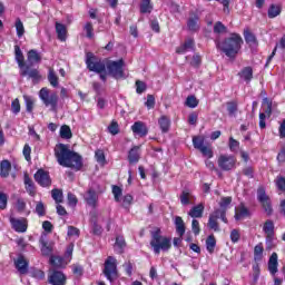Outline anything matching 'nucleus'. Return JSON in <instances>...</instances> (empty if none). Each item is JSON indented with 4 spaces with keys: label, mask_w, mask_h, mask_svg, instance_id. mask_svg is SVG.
Here are the masks:
<instances>
[{
    "label": "nucleus",
    "mask_w": 285,
    "mask_h": 285,
    "mask_svg": "<svg viewBox=\"0 0 285 285\" xmlns=\"http://www.w3.org/2000/svg\"><path fill=\"white\" fill-rule=\"evenodd\" d=\"M140 12L142 14L153 12V4H150V0H142L140 3Z\"/></svg>",
    "instance_id": "nucleus-42"
},
{
    "label": "nucleus",
    "mask_w": 285,
    "mask_h": 285,
    "mask_svg": "<svg viewBox=\"0 0 285 285\" xmlns=\"http://www.w3.org/2000/svg\"><path fill=\"white\" fill-rule=\"evenodd\" d=\"M104 273L108 281L115 282L117 279V258L109 256L106 259Z\"/></svg>",
    "instance_id": "nucleus-6"
},
{
    "label": "nucleus",
    "mask_w": 285,
    "mask_h": 285,
    "mask_svg": "<svg viewBox=\"0 0 285 285\" xmlns=\"http://www.w3.org/2000/svg\"><path fill=\"white\" fill-rule=\"evenodd\" d=\"M83 199L91 208H97V204H99V196H97V191L92 188L85 194Z\"/></svg>",
    "instance_id": "nucleus-14"
},
{
    "label": "nucleus",
    "mask_w": 285,
    "mask_h": 285,
    "mask_svg": "<svg viewBox=\"0 0 285 285\" xmlns=\"http://www.w3.org/2000/svg\"><path fill=\"white\" fill-rule=\"evenodd\" d=\"M50 264L55 268H63L68 265L66 261L61 256H51L50 257Z\"/></svg>",
    "instance_id": "nucleus-26"
},
{
    "label": "nucleus",
    "mask_w": 285,
    "mask_h": 285,
    "mask_svg": "<svg viewBox=\"0 0 285 285\" xmlns=\"http://www.w3.org/2000/svg\"><path fill=\"white\" fill-rule=\"evenodd\" d=\"M14 264L20 275H26V273H28V262L23 256H19L17 261H14Z\"/></svg>",
    "instance_id": "nucleus-18"
},
{
    "label": "nucleus",
    "mask_w": 285,
    "mask_h": 285,
    "mask_svg": "<svg viewBox=\"0 0 285 285\" xmlns=\"http://www.w3.org/2000/svg\"><path fill=\"white\" fill-rule=\"evenodd\" d=\"M83 30L87 33L88 39H92V37H95V33H92V22H87L83 27Z\"/></svg>",
    "instance_id": "nucleus-58"
},
{
    "label": "nucleus",
    "mask_w": 285,
    "mask_h": 285,
    "mask_svg": "<svg viewBox=\"0 0 285 285\" xmlns=\"http://www.w3.org/2000/svg\"><path fill=\"white\" fill-rule=\"evenodd\" d=\"M8 207V195L0 193V210H6Z\"/></svg>",
    "instance_id": "nucleus-56"
},
{
    "label": "nucleus",
    "mask_w": 285,
    "mask_h": 285,
    "mask_svg": "<svg viewBox=\"0 0 285 285\" xmlns=\"http://www.w3.org/2000/svg\"><path fill=\"white\" fill-rule=\"evenodd\" d=\"M112 195L115 197V202H121L122 190L119 186L117 185L112 186Z\"/></svg>",
    "instance_id": "nucleus-51"
},
{
    "label": "nucleus",
    "mask_w": 285,
    "mask_h": 285,
    "mask_svg": "<svg viewBox=\"0 0 285 285\" xmlns=\"http://www.w3.org/2000/svg\"><path fill=\"white\" fill-rule=\"evenodd\" d=\"M86 65L90 72H97L100 75L101 81H106V79H108V72H106L107 65L97 59L92 52L87 53Z\"/></svg>",
    "instance_id": "nucleus-4"
},
{
    "label": "nucleus",
    "mask_w": 285,
    "mask_h": 285,
    "mask_svg": "<svg viewBox=\"0 0 285 285\" xmlns=\"http://www.w3.org/2000/svg\"><path fill=\"white\" fill-rule=\"evenodd\" d=\"M124 246H126V240L124 237L118 236L116 238L115 248H119L118 253H121V248H124Z\"/></svg>",
    "instance_id": "nucleus-59"
},
{
    "label": "nucleus",
    "mask_w": 285,
    "mask_h": 285,
    "mask_svg": "<svg viewBox=\"0 0 285 285\" xmlns=\"http://www.w3.org/2000/svg\"><path fill=\"white\" fill-rule=\"evenodd\" d=\"M198 21H199V17L197 16L190 17L187 22L188 30H190L191 32H197V30H199Z\"/></svg>",
    "instance_id": "nucleus-33"
},
{
    "label": "nucleus",
    "mask_w": 285,
    "mask_h": 285,
    "mask_svg": "<svg viewBox=\"0 0 285 285\" xmlns=\"http://www.w3.org/2000/svg\"><path fill=\"white\" fill-rule=\"evenodd\" d=\"M257 197L265 213H267V215H271V213H273V208L271 207V198H268V196L266 195V190H264V188H258Z\"/></svg>",
    "instance_id": "nucleus-10"
},
{
    "label": "nucleus",
    "mask_w": 285,
    "mask_h": 285,
    "mask_svg": "<svg viewBox=\"0 0 285 285\" xmlns=\"http://www.w3.org/2000/svg\"><path fill=\"white\" fill-rule=\"evenodd\" d=\"M282 14V7L272 4L268 9L269 19H275V17H279Z\"/></svg>",
    "instance_id": "nucleus-40"
},
{
    "label": "nucleus",
    "mask_w": 285,
    "mask_h": 285,
    "mask_svg": "<svg viewBox=\"0 0 285 285\" xmlns=\"http://www.w3.org/2000/svg\"><path fill=\"white\" fill-rule=\"evenodd\" d=\"M10 224L16 233H26V230H28V219L26 218H14L10 216Z\"/></svg>",
    "instance_id": "nucleus-12"
},
{
    "label": "nucleus",
    "mask_w": 285,
    "mask_h": 285,
    "mask_svg": "<svg viewBox=\"0 0 285 285\" xmlns=\"http://www.w3.org/2000/svg\"><path fill=\"white\" fill-rule=\"evenodd\" d=\"M27 60L30 63V66H35V63L41 62V56L39 55V52H37V50L31 49L27 55Z\"/></svg>",
    "instance_id": "nucleus-21"
},
{
    "label": "nucleus",
    "mask_w": 285,
    "mask_h": 285,
    "mask_svg": "<svg viewBox=\"0 0 285 285\" xmlns=\"http://www.w3.org/2000/svg\"><path fill=\"white\" fill-rule=\"evenodd\" d=\"M129 164H137L139 161V147H132L128 154Z\"/></svg>",
    "instance_id": "nucleus-37"
},
{
    "label": "nucleus",
    "mask_w": 285,
    "mask_h": 285,
    "mask_svg": "<svg viewBox=\"0 0 285 285\" xmlns=\"http://www.w3.org/2000/svg\"><path fill=\"white\" fill-rule=\"evenodd\" d=\"M185 105L187 106V108H197V106H199V100H197L195 96H188Z\"/></svg>",
    "instance_id": "nucleus-46"
},
{
    "label": "nucleus",
    "mask_w": 285,
    "mask_h": 285,
    "mask_svg": "<svg viewBox=\"0 0 285 285\" xmlns=\"http://www.w3.org/2000/svg\"><path fill=\"white\" fill-rule=\"evenodd\" d=\"M237 166V158L230 155H220L218 157V167L220 170H233Z\"/></svg>",
    "instance_id": "nucleus-7"
},
{
    "label": "nucleus",
    "mask_w": 285,
    "mask_h": 285,
    "mask_svg": "<svg viewBox=\"0 0 285 285\" xmlns=\"http://www.w3.org/2000/svg\"><path fill=\"white\" fill-rule=\"evenodd\" d=\"M264 257V244L259 243L254 247V259L255 262H262Z\"/></svg>",
    "instance_id": "nucleus-32"
},
{
    "label": "nucleus",
    "mask_w": 285,
    "mask_h": 285,
    "mask_svg": "<svg viewBox=\"0 0 285 285\" xmlns=\"http://www.w3.org/2000/svg\"><path fill=\"white\" fill-rule=\"evenodd\" d=\"M14 28H16L17 37L21 39V37L26 35V27L23 26V21H21V18L16 19Z\"/></svg>",
    "instance_id": "nucleus-29"
},
{
    "label": "nucleus",
    "mask_w": 285,
    "mask_h": 285,
    "mask_svg": "<svg viewBox=\"0 0 285 285\" xmlns=\"http://www.w3.org/2000/svg\"><path fill=\"white\" fill-rule=\"evenodd\" d=\"M51 196L56 204H61V202H63V191H61V189H53Z\"/></svg>",
    "instance_id": "nucleus-44"
},
{
    "label": "nucleus",
    "mask_w": 285,
    "mask_h": 285,
    "mask_svg": "<svg viewBox=\"0 0 285 285\" xmlns=\"http://www.w3.org/2000/svg\"><path fill=\"white\" fill-rule=\"evenodd\" d=\"M35 179L36 181L42 186V187H48L52 184V180H50V174H48V171L43 170V169H39L36 174H35Z\"/></svg>",
    "instance_id": "nucleus-13"
},
{
    "label": "nucleus",
    "mask_w": 285,
    "mask_h": 285,
    "mask_svg": "<svg viewBox=\"0 0 285 285\" xmlns=\"http://www.w3.org/2000/svg\"><path fill=\"white\" fill-rule=\"evenodd\" d=\"M39 99L42 101L46 108H50L52 112H57L59 106V95L48 87H43L39 91Z\"/></svg>",
    "instance_id": "nucleus-5"
},
{
    "label": "nucleus",
    "mask_w": 285,
    "mask_h": 285,
    "mask_svg": "<svg viewBox=\"0 0 285 285\" xmlns=\"http://www.w3.org/2000/svg\"><path fill=\"white\" fill-rule=\"evenodd\" d=\"M56 32H57L58 39L60 41H66V35H67L66 26H63L62 23L57 22L56 23Z\"/></svg>",
    "instance_id": "nucleus-39"
},
{
    "label": "nucleus",
    "mask_w": 285,
    "mask_h": 285,
    "mask_svg": "<svg viewBox=\"0 0 285 285\" xmlns=\"http://www.w3.org/2000/svg\"><path fill=\"white\" fill-rule=\"evenodd\" d=\"M276 186H277L278 190H285V178L278 177L276 179Z\"/></svg>",
    "instance_id": "nucleus-64"
},
{
    "label": "nucleus",
    "mask_w": 285,
    "mask_h": 285,
    "mask_svg": "<svg viewBox=\"0 0 285 285\" xmlns=\"http://www.w3.org/2000/svg\"><path fill=\"white\" fill-rule=\"evenodd\" d=\"M262 107H263V110H264L263 114L265 115V117H271V115H273V101H271V99L264 98Z\"/></svg>",
    "instance_id": "nucleus-27"
},
{
    "label": "nucleus",
    "mask_w": 285,
    "mask_h": 285,
    "mask_svg": "<svg viewBox=\"0 0 285 285\" xmlns=\"http://www.w3.org/2000/svg\"><path fill=\"white\" fill-rule=\"evenodd\" d=\"M36 213L37 215H39V217H43V215H46V206L43 205V203H37Z\"/></svg>",
    "instance_id": "nucleus-57"
},
{
    "label": "nucleus",
    "mask_w": 285,
    "mask_h": 285,
    "mask_svg": "<svg viewBox=\"0 0 285 285\" xmlns=\"http://www.w3.org/2000/svg\"><path fill=\"white\" fill-rule=\"evenodd\" d=\"M48 282L51 285H66V275L59 271H50Z\"/></svg>",
    "instance_id": "nucleus-11"
},
{
    "label": "nucleus",
    "mask_w": 285,
    "mask_h": 285,
    "mask_svg": "<svg viewBox=\"0 0 285 285\" xmlns=\"http://www.w3.org/2000/svg\"><path fill=\"white\" fill-rule=\"evenodd\" d=\"M277 48L285 50V35L282 37L279 43L275 46L272 55L269 56V60L273 59L274 55L277 52Z\"/></svg>",
    "instance_id": "nucleus-55"
},
{
    "label": "nucleus",
    "mask_w": 285,
    "mask_h": 285,
    "mask_svg": "<svg viewBox=\"0 0 285 285\" xmlns=\"http://www.w3.org/2000/svg\"><path fill=\"white\" fill-rule=\"evenodd\" d=\"M248 215H249L248 208H246L244 205H240L236 208L235 219H237V220L244 219V218L248 217Z\"/></svg>",
    "instance_id": "nucleus-34"
},
{
    "label": "nucleus",
    "mask_w": 285,
    "mask_h": 285,
    "mask_svg": "<svg viewBox=\"0 0 285 285\" xmlns=\"http://www.w3.org/2000/svg\"><path fill=\"white\" fill-rule=\"evenodd\" d=\"M240 78L244 79L245 81L249 82L250 79H253V68L250 67H245L240 73Z\"/></svg>",
    "instance_id": "nucleus-41"
},
{
    "label": "nucleus",
    "mask_w": 285,
    "mask_h": 285,
    "mask_svg": "<svg viewBox=\"0 0 285 285\" xmlns=\"http://www.w3.org/2000/svg\"><path fill=\"white\" fill-rule=\"evenodd\" d=\"M48 81L52 88H57L59 86V76L55 72V69L50 68L48 72Z\"/></svg>",
    "instance_id": "nucleus-31"
},
{
    "label": "nucleus",
    "mask_w": 285,
    "mask_h": 285,
    "mask_svg": "<svg viewBox=\"0 0 285 285\" xmlns=\"http://www.w3.org/2000/svg\"><path fill=\"white\" fill-rule=\"evenodd\" d=\"M263 230L266 237H275V224L273 223V220L265 222Z\"/></svg>",
    "instance_id": "nucleus-24"
},
{
    "label": "nucleus",
    "mask_w": 285,
    "mask_h": 285,
    "mask_svg": "<svg viewBox=\"0 0 285 285\" xmlns=\"http://www.w3.org/2000/svg\"><path fill=\"white\" fill-rule=\"evenodd\" d=\"M145 106L148 108V110H151V108H155V96L148 95Z\"/></svg>",
    "instance_id": "nucleus-61"
},
{
    "label": "nucleus",
    "mask_w": 285,
    "mask_h": 285,
    "mask_svg": "<svg viewBox=\"0 0 285 285\" xmlns=\"http://www.w3.org/2000/svg\"><path fill=\"white\" fill-rule=\"evenodd\" d=\"M24 185H26V190L27 193L31 196L35 197L37 195V191L35 189V184L32 183V179L30 177L24 176Z\"/></svg>",
    "instance_id": "nucleus-35"
},
{
    "label": "nucleus",
    "mask_w": 285,
    "mask_h": 285,
    "mask_svg": "<svg viewBox=\"0 0 285 285\" xmlns=\"http://www.w3.org/2000/svg\"><path fill=\"white\" fill-rule=\"evenodd\" d=\"M158 126L161 132H168V130H170V118L167 116H161L158 119Z\"/></svg>",
    "instance_id": "nucleus-22"
},
{
    "label": "nucleus",
    "mask_w": 285,
    "mask_h": 285,
    "mask_svg": "<svg viewBox=\"0 0 285 285\" xmlns=\"http://www.w3.org/2000/svg\"><path fill=\"white\" fill-rule=\"evenodd\" d=\"M217 219H222L224 224H228V219L224 215V210H215L209 216L208 226L212 230H219V224H217Z\"/></svg>",
    "instance_id": "nucleus-9"
},
{
    "label": "nucleus",
    "mask_w": 285,
    "mask_h": 285,
    "mask_svg": "<svg viewBox=\"0 0 285 285\" xmlns=\"http://www.w3.org/2000/svg\"><path fill=\"white\" fill-rule=\"evenodd\" d=\"M214 32L215 35H224V32H226V26H224L222 21L216 22L214 26Z\"/></svg>",
    "instance_id": "nucleus-50"
},
{
    "label": "nucleus",
    "mask_w": 285,
    "mask_h": 285,
    "mask_svg": "<svg viewBox=\"0 0 285 285\" xmlns=\"http://www.w3.org/2000/svg\"><path fill=\"white\" fill-rule=\"evenodd\" d=\"M20 75H21V77L29 76V79H33V81H39V79H41V75L39 73V70H37V69L29 70L28 67L20 69Z\"/></svg>",
    "instance_id": "nucleus-17"
},
{
    "label": "nucleus",
    "mask_w": 285,
    "mask_h": 285,
    "mask_svg": "<svg viewBox=\"0 0 285 285\" xmlns=\"http://www.w3.org/2000/svg\"><path fill=\"white\" fill-rule=\"evenodd\" d=\"M245 41L249 46H257V38H255V35H253L250 31H246L244 33Z\"/></svg>",
    "instance_id": "nucleus-43"
},
{
    "label": "nucleus",
    "mask_w": 285,
    "mask_h": 285,
    "mask_svg": "<svg viewBox=\"0 0 285 285\" xmlns=\"http://www.w3.org/2000/svg\"><path fill=\"white\" fill-rule=\"evenodd\" d=\"M188 215H189L190 217H193L194 219L199 218V217H203V215H204V206H203L202 204H199V205H197V206H194V207L189 210Z\"/></svg>",
    "instance_id": "nucleus-28"
},
{
    "label": "nucleus",
    "mask_w": 285,
    "mask_h": 285,
    "mask_svg": "<svg viewBox=\"0 0 285 285\" xmlns=\"http://www.w3.org/2000/svg\"><path fill=\"white\" fill-rule=\"evenodd\" d=\"M195 202V196L188 190H184L180 195V203L183 206H188V204H193Z\"/></svg>",
    "instance_id": "nucleus-25"
},
{
    "label": "nucleus",
    "mask_w": 285,
    "mask_h": 285,
    "mask_svg": "<svg viewBox=\"0 0 285 285\" xmlns=\"http://www.w3.org/2000/svg\"><path fill=\"white\" fill-rule=\"evenodd\" d=\"M14 208L17 213H20V215H23V213L30 215V210L28 209V205L23 198H17Z\"/></svg>",
    "instance_id": "nucleus-19"
},
{
    "label": "nucleus",
    "mask_w": 285,
    "mask_h": 285,
    "mask_svg": "<svg viewBox=\"0 0 285 285\" xmlns=\"http://www.w3.org/2000/svg\"><path fill=\"white\" fill-rule=\"evenodd\" d=\"M55 157L60 166L63 168H73V170H81L83 163L81 161V156L79 154L70 150V147L65 144L56 145Z\"/></svg>",
    "instance_id": "nucleus-1"
},
{
    "label": "nucleus",
    "mask_w": 285,
    "mask_h": 285,
    "mask_svg": "<svg viewBox=\"0 0 285 285\" xmlns=\"http://www.w3.org/2000/svg\"><path fill=\"white\" fill-rule=\"evenodd\" d=\"M132 204V196L125 195L122 198V206L124 208H130V205Z\"/></svg>",
    "instance_id": "nucleus-63"
},
{
    "label": "nucleus",
    "mask_w": 285,
    "mask_h": 285,
    "mask_svg": "<svg viewBox=\"0 0 285 285\" xmlns=\"http://www.w3.org/2000/svg\"><path fill=\"white\" fill-rule=\"evenodd\" d=\"M191 230H193L194 235H199V233H202V229L199 228V220L193 219Z\"/></svg>",
    "instance_id": "nucleus-62"
},
{
    "label": "nucleus",
    "mask_w": 285,
    "mask_h": 285,
    "mask_svg": "<svg viewBox=\"0 0 285 285\" xmlns=\"http://www.w3.org/2000/svg\"><path fill=\"white\" fill-rule=\"evenodd\" d=\"M23 99H24L27 112H32L35 108V100H32V97L30 96H23Z\"/></svg>",
    "instance_id": "nucleus-48"
},
{
    "label": "nucleus",
    "mask_w": 285,
    "mask_h": 285,
    "mask_svg": "<svg viewBox=\"0 0 285 285\" xmlns=\"http://www.w3.org/2000/svg\"><path fill=\"white\" fill-rule=\"evenodd\" d=\"M204 141H206V139L204 138V136H195L193 137V145L194 148H196L197 150H199L204 145Z\"/></svg>",
    "instance_id": "nucleus-45"
},
{
    "label": "nucleus",
    "mask_w": 285,
    "mask_h": 285,
    "mask_svg": "<svg viewBox=\"0 0 285 285\" xmlns=\"http://www.w3.org/2000/svg\"><path fill=\"white\" fill-rule=\"evenodd\" d=\"M176 232L178 233L179 237H184L186 233V224L184 219L179 216L175 218Z\"/></svg>",
    "instance_id": "nucleus-23"
},
{
    "label": "nucleus",
    "mask_w": 285,
    "mask_h": 285,
    "mask_svg": "<svg viewBox=\"0 0 285 285\" xmlns=\"http://www.w3.org/2000/svg\"><path fill=\"white\" fill-rule=\"evenodd\" d=\"M12 165L8 160H2L0 164V175L1 177H8L10 175V170Z\"/></svg>",
    "instance_id": "nucleus-30"
},
{
    "label": "nucleus",
    "mask_w": 285,
    "mask_h": 285,
    "mask_svg": "<svg viewBox=\"0 0 285 285\" xmlns=\"http://www.w3.org/2000/svg\"><path fill=\"white\" fill-rule=\"evenodd\" d=\"M228 146H229V150L232 153H237V150H239V141H237L235 138L233 137H229V142H228Z\"/></svg>",
    "instance_id": "nucleus-49"
},
{
    "label": "nucleus",
    "mask_w": 285,
    "mask_h": 285,
    "mask_svg": "<svg viewBox=\"0 0 285 285\" xmlns=\"http://www.w3.org/2000/svg\"><path fill=\"white\" fill-rule=\"evenodd\" d=\"M233 202V197H223L219 202V206L220 208L216 209V210H224V216L226 217V210H228V206H230Z\"/></svg>",
    "instance_id": "nucleus-38"
},
{
    "label": "nucleus",
    "mask_w": 285,
    "mask_h": 285,
    "mask_svg": "<svg viewBox=\"0 0 285 285\" xmlns=\"http://www.w3.org/2000/svg\"><path fill=\"white\" fill-rule=\"evenodd\" d=\"M278 266H279V262H278V256H277V253H273L268 259V263H267V268L269 271V273L275 276L277 275L278 273Z\"/></svg>",
    "instance_id": "nucleus-15"
},
{
    "label": "nucleus",
    "mask_w": 285,
    "mask_h": 285,
    "mask_svg": "<svg viewBox=\"0 0 285 285\" xmlns=\"http://www.w3.org/2000/svg\"><path fill=\"white\" fill-rule=\"evenodd\" d=\"M96 157V161H98V164H106V155L104 154V150L98 149L95 154Z\"/></svg>",
    "instance_id": "nucleus-53"
},
{
    "label": "nucleus",
    "mask_w": 285,
    "mask_h": 285,
    "mask_svg": "<svg viewBox=\"0 0 285 285\" xmlns=\"http://www.w3.org/2000/svg\"><path fill=\"white\" fill-rule=\"evenodd\" d=\"M68 237H79V228L69 226L67 232Z\"/></svg>",
    "instance_id": "nucleus-60"
},
{
    "label": "nucleus",
    "mask_w": 285,
    "mask_h": 285,
    "mask_svg": "<svg viewBox=\"0 0 285 285\" xmlns=\"http://www.w3.org/2000/svg\"><path fill=\"white\" fill-rule=\"evenodd\" d=\"M242 36L237 33H232L230 37L226 38L224 41L219 42L217 46L228 57L229 59H235L239 50H242Z\"/></svg>",
    "instance_id": "nucleus-2"
},
{
    "label": "nucleus",
    "mask_w": 285,
    "mask_h": 285,
    "mask_svg": "<svg viewBox=\"0 0 285 285\" xmlns=\"http://www.w3.org/2000/svg\"><path fill=\"white\" fill-rule=\"evenodd\" d=\"M14 52H16V61L18 63V67L20 70H23L26 68V58L23 57V52L21 51V48L19 46L14 47Z\"/></svg>",
    "instance_id": "nucleus-20"
},
{
    "label": "nucleus",
    "mask_w": 285,
    "mask_h": 285,
    "mask_svg": "<svg viewBox=\"0 0 285 285\" xmlns=\"http://www.w3.org/2000/svg\"><path fill=\"white\" fill-rule=\"evenodd\" d=\"M60 137L62 138V139H70L71 137H72V131L70 130V127H68V126H62L61 128H60Z\"/></svg>",
    "instance_id": "nucleus-47"
},
{
    "label": "nucleus",
    "mask_w": 285,
    "mask_h": 285,
    "mask_svg": "<svg viewBox=\"0 0 285 285\" xmlns=\"http://www.w3.org/2000/svg\"><path fill=\"white\" fill-rule=\"evenodd\" d=\"M131 130L132 132H135V135H138L139 137H146L148 135V128L146 127V124L141 121H136L131 126Z\"/></svg>",
    "instance_id": "nucleus-16"
},
{
    "label": "nucleus",
    "mask_w": 285,
    "mask_h": 285,
    "mask_svg": "<svg viewBox=\"0 0 285 285\" xmlns=\"http://www.w3.org/2000/svg\"><path fill=\"white\" fill-rule=\"evenodd\" d=\"M11 111L13 115H19L21 112V104H19V99H14L11 104Z\"/></svg>",
    "instance_id": "nucleus-54"
},
{
    "label": "nucleus",
    "mask_w": 285,
    "mask_h": 285,
    "mask_svg": "<svg viewBox=\"0 0 285 285\" xmlns=\"http://www.w3.org/2000/svg\"><path fill=\"white\" fill-rule=\"evenodd\" d=\"M107 70L115 79H121L124 77V60L109 61L107 63Z\"/></svg>",
    "instance_id": "nucleus-8"
},
{
    "label": "nucleus",
    "mask_w": 285,
    "mask_h": 285,
    "mask_svg": "<svg viewBox=\"0 0 285 285\" xmlns=\"http://www.w3.org/2000/svg\"><path fill=\"white\" fill-rule=\"evenodd\" d=\"M199 151L204 157H207L208 159H213V149L208 146H203Z\"/></svg>",
    "instance_id": "nucleus-52"
},
{
    "label": "nucleus",
    "mask_w": 285,
    "mask_h": 285,
    "mask_svg": "<svg viewBox=\"0 0 285 285\" xmlns=\"http://www.w3.org/2000/svg\"><path fill=\"white\" fill-rule=\"evenodd\" d=\"M150 246H151L155 255H159V253H161V250L164 253L170 250L173 243H171L170 238H168L166 236H161L160 229H156V230L151 232Z\"/></svg>",
    "instance_id": "nucleus-3"
},
{
    "label": "nucleus",
    "mask_w": 285,
    "mask_h": 285,
    "mask_svg": "<svg viewBox=\"0 0 285 285\" xmlns=\"http://www.w3.org/2000/svg\"><path fill=\"white\" fill-rule=\"evenodd\" d=\"M217 246V240L215 239V236L210 235L206 239V249L210 255L215 253V247Z\"/></svg>",
    "instance_id": "nucleus-36"
}]
</instances>
